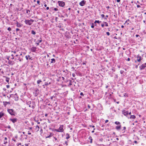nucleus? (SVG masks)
Returning <instances> with one entry per match:
<instances>
[{
	"label": "nucleus",
	"mask_w": 146,
	"mask_h": 146,
	"mask_svg": "<svg viewBox=\"0 0 146 146\" xmlns=\"http://www.w3.org/2000/svg\"><path fill=\"white\" fill-rule=\"evenodd\" d=\"M136 59L135 60V62L136 63L141 62V60H143V58L141 57L139 55H137V57L136 58Z\"/></svg>",
	"instance_id": "f03ea898"
},
{
	"label": "nucleus",
	"mask_w": 146,
	"mask_h": 146,
	"mask_svg": "<svg viewBox=\"0 0 146 146\" xmlns=\"http://www.w3.org/2000/svg\"><path fill=\"white\" fill-rule=\"evenodd\" d=\"M115 123L116 124V125H120V123L117 121H116L115 122Z\"/></svg>",
	"instance_id": "7c9ffc66"
},
{
	"label": "nucleus",
	"mask_w": 146,
	"mask_h": 146,
	"mask_svg": "<svg viewBox=\"0 0 146 146\" xmlns=\"http://www.w3.org/2000/svg\"><path fill=\"white\" fill-rule=\"evenodd\" d=\"M55 60L54 58H52L51 59L50 63H55Z\"/></svg>",
	"instance_id": "5701e85b"
},
{
	"label": "nucleus",
	"mask_w": 146,
	"mask_h": 146,
	"mask_svg": "<svg viewBox=\"0 0 146 146\" xmlns=\"http://www.w3.org/2000/svg\"><path fill=\"white\" fill-rule=\"evenodd\" d=\"M94 24L93 23H92V25L91 26V27L92 28H93L94 27Z\"/></svg>",
	"instance_id": "4c0bfd02"
},
{
	"label": "nucleus",
	"mask_w": 146,
	"mask_h": 146,
	"mask_svg": "<svg viewBox=\"0 0 146 146\" xmlns=\"http://www.w3.org/2000/svg\"><path fill=\"white\" fill-rule=\"evenodd\" d=\"M28 134V135H31V133L30 132H29V131Z\"/></svg>",
	"instance_id": "0e129e2a"
},
{
	"label": "nucleus",
	"mask_w": 146,
	"mask_h": 146,
	"mask_svg": "<svg viewBox=\"0 0 146 146\" xmlns=\"http://www.w3.org/2000/svg\"><path fill=\"white\" fill-rule=\"evenodd\" d=\"M34 21L33 20L31 19L30 20H25V22L26 24L30 25L33 24Z\"/></svg>",
	"instance_id": "f257e3e1"
},
{
	"label": "nucleus",
	"mask_w": 146,
	"mask_h": 146,
	"mask_svg": "<svg viewBox=\"0 0 146 146\" xmlns=\"http://www.w3.org/2000/svg\"><path fill=\"white\" fill-rule=\"evenodd\" d=\"M39 128H40L39 127L38 125H37L36 126V129L37 130V131H39Z\"/></svg>",
	"instance_id": "cd10ccee"
},
{
	"label": "nucleus",
	"mask_w": 146,
	"mask_h": 146,
	"mask_svg": "<svg viewBox=\"0 0 146 146\" xmlns=\"http://www.w3.org/2000/svg\"><path fill=\"white\" fill-rule=\"evenodd\" d=\"M54 10L55 11H57L58 10V9L57 8H55L54 9Z\"/></svg>",
	"instance_id": "ea45409f"
},
{
	"label": "nucleus",
	"mask_w": 146,
	"mask_h": 146,
	"mask_svg": "<svg viewBox=\"0 0 146 146\" xmlns=\"http://www.w3.org/2000/svg\"><path fill=\"white\" fill-rule=\"evenodd\" d=\"M31 33L33 35H35L36 34V32L34 30H32L31 31Z\"/></svg>",
	"instance_id": "c756f323"
},
{
	"label": "nucleus",
	"mask_w": 146,
	"mask_h": 146,
	"mask_svg": "<svg viewBox=\"0 0 146 146\" xmlns=\"http://www.w3.org/2000/svg\"><path fill=\"white\" fill-rule=\"evenodd\" d=\"M103 23L104 24H105V26L106 27H108V23L107 22H103Z\"/></svg>",
	"instance_id": "bb28decb"
},
{
	"label": "nucleus",
	"mask_w": 146,
	"mask_h": 146,
	"mask_svg": "<svg viewBox=\"0 0 146 146\" xmlns=\"http://www.w3.org/2000/svg\"><path fill=\"white\" fill-rule=\"evenodd\" d=\"M7 112L11 115H14L15 113L14 110L12 109H8Z\"/></svg>",
	"instance_id": "39448f33"
},
{
	"label": "nucleus",
	"mask_w": 146,
	"mask_h": 146,
	"mask_svg": "<svg viewBox=\"0 0 146 146\" xmlns=\"http://www.w3.org/2000/svg\"><path fill=\"white\" fill-rule=\"evenodd\" d=\"M108 120H106L105 121V123H107L108 121Z\"/></svg>",
	"instance_id": "13d9d810"
},
{
	"label": "nucleus",
	"mask_w": 146,
	"mask_h": 146,
	"mask_svg": "<svg viewBox=\"0 0 146 146\" xmlns=\"http://www.w3.org/2000/svg\"><path fill=\"white\" fill-rule=\"evenodd\" d=\"M135 36L136 37H137L138 36H139V35H135Z\"/></svg>",
	"instance_id": "052dcab7"
},
{
	"label": "nucleus",
	"mask_w": 146,
	"mask_h": 146,
	"mask_svg": "<svg viewBox=\"0 0 146 146\" xmlns=\"http://www.w3.org/2000/svg\"><path fill=\"white\" fill-rule=\"evenodd\" d=\"M7 128L8 129H10L11 128V126L9 125L7 127Z\"/></svg>",
	"instance_id": "c03bdc74"
},
{
	"label": "nucleus",
	"mask_w": 146,
	"mask_h": 146,
	"mask_svg": "<svg viewBox=\"0 0 146 146\" xmlns=\"http://www.w3.org/2000/svg\"><path fill=\"white\" fill-rule=\"evenodd\" d=\"M121 126L120 125H119L117 126L116 127V129L117 130H119L121 129Z\"/></svg>",
	"instance_id": "412c9836"
},
{
	"label": "nucleus",
	"mask_w": 146,
	"mask_h": 146,
	"mask_svg": "<svg viewBox=\"0 0 146 146\" xmlns=\"http://www.w3.org/2000/svg\"><path fill=\"white\" fill-rule=\"evenodd\" d=\"M16 24L17 27H21L22 26V25L19 23L17 21V22Z\"/></svg>",
	"instance_id": "dca6fc26"
},
{
	"label": "nucleus",
	"mask_w": 146,
	"mask_h": 146,
	"mask_svg": "<svg viewBox=\"0 0 146 146\" xmlns=\"http://www.w3.org/2000/svg\"><path fill=\"white\" fill-rule=\"evenodd\" d=\"M63 127V125H60L59 128L58 129H55V131L57 132H62L64 131Z\"/></svg>",
	"instance_id": "20e7f679"
},
{
	"label": "nucleus",
	"mask_w": 146,
	"mask_h": 146,
	"mask_svg": "<svg viewBox=\"0 0 146 146\" xmlns=\"http://www.w3.org/2000/svg\"><path fill=\"white\" fill-rule=\"evenodd\" d=\"M10 120L13 123H15L17 121V119L16 118H10Z\"/></svg>",
	"instance_id": "ddd939ff"
},
{
	"label": "nucleus",
	"mask_w": 146,
	"mask_h": 146,
	"mask_svg": "<svg viewBox=\"0 0 146 146\" xmlns=\"http://www.w3.org/2000/svg\"><path fill=\"white\" fill-rule=\"evenodd\" d=\"M5 115L4 113L2 111L0 112V119H1V117H2L3 116Z\"/></svg>",
	"instance_id": "a211bd4d"
},
{
	"label": "nucleus",
	"mask_w": 146,
	"mask_h": 146,
	"mask_svg": "<svg viewBox=\"0 0 146 146\" xmlns=\"http://www.w3.org/2000/svg\"><path fill=\"white\" fill-rule=\"evenodd\" d=\"M123 72L124 71H123L121 70L120 71V72L121 74H122Z\"/></svg>",
	"instance_id": "5fc2aeb1"
},
{
	"label": "nucleus",
	"mask_w": 146,
	"mask_h": 146,
	"mask_svg": "<svg viewBox=\"0 0 146 146\" xmlns=\"http://www.w3.org/2000/svg\"><path fill=\"white\" fill-rule=\"evenodd\" d=\"M137 8H139L141 7L139 5H137Z\"/></svg>",
	"instance_id": "6e6d98bb"
},
{
	"label": "nucleus",
	"mask_w": 146,
	"mask_h": 146,
	"mask_svg": "<svg viewBox=\"0 0 146 146\" xmlns=\"http://www.w3.org/2000/svg\"><path fill=\"white\" fill-rule=\"evenodd\" d=\"M12 140L14 141L15 142L16 141V139H15L13 138V139H12Z\"/></svg>",
	"instance_id": "49530a36"
},
{
	"label": "nucleus",
	"mask_w": 146,
	"mask_h": 146,
	"mask_svg": "<svg viewBox=\"0 0 146 146\" xmlns=\"http://www.w3.org/2000/svg\"><path fill=\"white\" fill-rule=\"evenodd\" d=\"M127 60L128 61H129L130 60V59L129 58H127Z\"/></svg>",
	"instance_id": "e2e57ef3"
},
{
	"label": "nucleus",
	"mask_w": 146,
	"mask_h": 146,
	"mask_svg": "<svg viewBox=\"0 0 146 146\" xmlns=\"http://www.w3.org/2000/svg\"><path fill=\"white\" fill-rule=\"evenodd\" d=\"M122 113L124 115L126 116L128 118H129V117L127 116V115L128 114V111L125 110H123L122 111Z\"/></svg>",
	"instance_id": "6e6552de"
},
{
	"label": "nucleus",
	"mask_w": 146,
	"mask_h": 146,
	"mask_svg": "<svg viewBox=\"0 0 146 146\" xmlns=\"http://www.w3.org/2000/svg\"><path fill=\"white\" fill-rule=\"evenodd\" d=\"M27 104L30 105L31 104V101H28L27 102Z\"/></svg>",
	"instance_id": "c9c22d12"
},
{
	"label": "nucleus",
	"mask_w": 146,
	"mask_h": 146,
	"mask_svg": "<svg viewBox=\"0 0 146 146\" xmlns=\"http://www.w3.org/2000/svg\"><path fill=\"white\" fill-rule=\"evenodd\" d=\"M90 127H92L93 128H94L95 127V126L94 125H90Z\"/></svg>",
	"instance_id": "680f3d73"
},
{
	"label": "nucleus",
	"mask_w": 146,
	"mask_h": 146,
	"mask_svg": "<svg viewBox=\"0 0 146 146\" xmlns=\"http://www.w3.org/2000/svg\"><path fill=\"white\" fill-rule=\"evenodd\" d=\"M101 16L102 18H103L105 16V15L104 14H102L101 15Z\"/></svg>",
	"instance_id": "79ce46f5"
},
{
	"label": "nucleus",
	"mask_w": 146,
	"mask_h": 146,
	"mask_svg": "<svg viewBox=\"0 0 146 146\" xmlns=\"http://www.w3.org/2000/svg\"><path fill=\"white\" fill-rule=\"evenodd\" d=\"M21 145V143H19L17 144V146H19V145Z\"/></svg>",
	"instance_id": "603ef678"
},
{
	"label": "nucleus",
	"mask_w": 146,
	"mask_h": 146,
	"mask_svg": "<svg viewBox=\"0 0 146 146\" xmlns=\"http://www.w3.org/2000/svg\"><path fill=\"white\" fill-rule=\"evenodd\" d=\"M106 33L108 36H109L110 35V33L109 32H107Z\"/></svg>",
	"instance_id": "a19ab883"
},
{
	"label": "nucleus",
	"mask_w": 146,
	"mask_h": 146,
	"mask_svg": "<svg viewBox=\"0 0 146 146\" xmlns=\"http://www.w3.org/2000/svg\"><path fill=\"white\" fill-rule=\"evenodd\" d=\"M20 29H18V28H17L16 29V31L17 32L18 31H19Z\"/></svg>",
	"instance_id": "3c124183"
},
{
	"label": "nucleus",
	"mask_w": 146,
	"mask_h": 146,
	"mask_svg": "<svg viewBox=\"0 0 146 146\" xmlns=\"http://www.w3.org/2000/svg\"><path fill=\"white\" fill-rule=\"evenodd\" d=\"M25 58L27 60H32V58L30 57V56L28 55L26 56Z\"/></svg>",
	"instance_id": "f3484780"
},
{
	"label": "nucleus",
	"mask_w": 146,
	"mask_h": 146,
	"mask_svg": "<svg viewBox=\"0 0 146 146\" xmlns=\"http://www.w3.org/2000/svg\"><path fill=\"white\" fill-rule=\"evenodd\" d=\"M72 75V76L73 77H75V74L74 73H73Z\"/></svg>",
	"instance_id": "4d7b16f0"
},
{
	"label": "nucleus",
	"mask_w": 146,
	"mask_h": 146,
	"mask_svg": "<svg viewBox=\"0 0 146 146\" xmlns=\"http://www.w3.org/2000/svg\"><path fill=\"white\" fill-rule=\"evenodd\" d=\"M7 30L9 31H11V28H10V27H8L7 29Z\"/></svg>",
	"instance_id": "58836bf2"
},
{
	"label": "nucleus",
	"mask_w": 146,
	"mask_h": 146,
	"mask_svg": "<svg viewBox=\"0 0 146 146\" xmlns=\"http://www.w3.org/2000/svg\"><path fill=\"white\" fill-rule=\"evenodd\" d=\"M104 24H101V26L102 27H104Z\"/></svg>",
	"instance_id": "09e8293b"
},
{
	"label": "nucleus",
	"mask_w": 146,
	"mask_h": 146,
	"mask_svg": "<svg viewBox=\"0 0 146 146\" xmlns=\"http://www.w3.org/2000/svg\"><path fill=\"white\" fill-rule=\"evenodd\" d=\"M106 8H107L108 9L110 8V7L109 6H108L106 7Z\"/></svg>",
	"instance_id": "774afa93"
},
{
	"label": "nucleus",
	"mask_w": 146,
	"mask_h": 146,
	"mask_svg": "<svg viewBox=\"0 0 146 146\" xmlns=\"http://www.w3.org/2000/svg\"><path fill=\"white\" fill-rule=\"evenodd\" d=\"M7 137H5L3 143L5 145H6L7 143Z\"/></svg>",
	"instance_id": "aec40b11"
},
{
	"label": "nucleus",
	"mask_w": 146,
	"mask_h": 146,
	"mask_svg": "<svg viewBox=\"0 0 146 146\" xmlns=\"http://www.w3.org/2000/svg\"><path fill=\"white\" fill-rule=\"evenodd\" d=\"M8 60H10V59H13L14 58V57L13 54H12L10 56H9L7 58Z\"/></svg>",
	"instance_id": "f8f14e48"
},
{
	"label": "nucleus",
	"mask_w": 146,
	"mask_h": 146,
	"mask_svg": "<svg viewBox=\"0 0 146 146\" xmlns=\"http://www.w3.org/2000/svg\"><path fill=\"white\" fill-rule=\"evenodd\" d=\"M59 5V6L64 7L65 5V3L63 1H58Z\"/></svg>",
	"instance_id": "423d86ee"
},
{
	"label": "nucleus",
	"mask_w": 146,
	"mask_h": 146,
	"mask_svg": "<svg viewBox=\"0 0 146 146\" xmlns=\"http://www.w3.org/2000/svg\"><path fill=\"white\" fill-rule=\"evenodd\" d=\"M42 40L41 38H40V40H38L37 41V42L39 43L42 42Z\"/></svg>",
	"instance_id": "2f4dec72"
},
{
	"label": "nucleus",
	"mask_w": 146,
	"mask_h": 146,
	"mask_svg": "<svg viewBox=\"0 0 146 146\" xmlns=\"http://www.w3.org/2000/svg\"><path fill=\"white\" fill-rule=\"evenodd\" d=\"M66 139H69L70 138V136L69 135V134L68 133H67L66 134Z\"/></svg>",
	"instance_id": "b1692460"
},
{
	"label": "nucleus",
	"mask_w": 146,
	"mask_h": 146,
	"mask_svg": "<svg viewBox=\"0 0 146 146\" xmlns=\"http://www.w3.org/2000/svg\"><path fill=\"white\" fill-rule=\"evenodd\" d=\"M30 12V10L27 9L26 10V13H29Z\"/></svg>",
	"instance_id": "e433bc0d"
},
{
	"label": "nucleus",
	"mask_w": 146,
	"mask_h": 146,
	"mask_svg": "<svg viewBox=\"0 0 146 146\" xmlns=\"http://www.w3.org/2000/svg\"><path fill=\"white\" fill-rule=\"evenodd\" d=\"M37 3L39 5H40V1L39 0H38L37 1Z\"/></svg>",
	"instance_id": "a18cd8bd"
},
{
	"label": "nucleus",
	"mask_w": 146,
	"mask_h": 146,
	"mask_svg": "<svg viewBox=\"0 0 146 146\" xmlns=\"http://www.w3.org/2000/svg\"><path fill=\"white\" fill-rule=\"evenodd\" d=\"M68 141L67 140V141H66L64 143H63V145H66V146H67L68 145Z\"/></svg>",
	"instance_id": "a878e982"
},
{
	"label": "nucleus",
	"mask_w": 146,
	"mask_h": 146,
	"mask_svg": "<svg viewBox=\"0 0 146 146\" xmlns=\"http://www.w3.org/2000/svg\"><path fill=\"white\" fill-rule=\"evenodd\" d=\"M42 82V81L40 80H38L37 81V83L38 84H40V83Z\"/></svg>",
	"instance_id": "473e14b6"
},
{
	"label": "nucleus",
	"mask_w": 146,
	"mask_h": 146,
	"mask_svg": "<svg viewBox=\"0 0 146 146\" xmlns=\"http://www.w3.org/2000/svg\"><path fill=\"white\" fill-rule=\"evenodd\" d=\"M146 67V64H141L139 66V68L141 70L144 68Z\"/></svg>",
	"instance_id": "9d476101"
},
{
	"label": "nucleus",
	"mask_w": 146,
	"mask_h": 146,
	"mask_svg": "<svg viewBox=\"0 0 146 146\" xmlns=\"http://www.w3.org/2000/svg\"><path fill=\"white\" fill-rule=\"evenodd\" d=\"M101 22V21H100L99 20H96L94 22V23H95V26H97V24H96V23L99 24Z\"/></svg>",
	"instance_id": "6ab92c4d"
},
{
	"label": "nucleus",
	"mask_w": 146,
	"mask_h": 146,
	"mask_svg": "<svg viewBox=\"0 0 146 146\" xmlns=\"http://www.w3.org/2000/svg\"><path fill=\"white\" fill-rule=\"evenodd\" d=\"M69 72L67 70H65L63 71V72L62 73L63 74L64 76L66 77V78H67L68 77H69V76L68 75L69 74ZM70 74V73H69Z\"/></svg>",
	"instance_id": "7ed1b4c3"
},
{
	"label": "nucleus",
	"mask_w": 146,
	"mask_h": 146,
	"mask_svg": "<svg viewBox=\"0 0 146 146\" xmlns=\"http://www.w3.org/2000/svg\"><path fill=\"white\" fill-rule=\"evenodd\" d=\"M49 9V8L48 7H46V10H48Z\"/></svg>",
	"instance_id": "338daca9"
},
{
	"label": "nucleus",
	"mask_w": 146,
	"mask_h": 146,
	"mask_svg": "<svg viewBox=\"0 0 146 146\" xmlns=\"http://www.w3.org/2000/svg\"><path fill=\"white\" fill-rule=\"evenodd\" d=\"M39 93V90L38 89H36L33 92V94L35 96H37Z\"/></svg>",
	"instance_id": "0eeeda50"
},
{
	"label": "nucleus",
	"mask_w": 146,
	"mask_h": 146,
	"mask_svg": "<svg viewBox=\"0 0 146 146\" xmlns=\"http://www.w3.org/2000/svg\"><path fill=\"white\" fill-rule=\"evenodd\" d=\"M120 0H117V2L119 3V2H120Z\"/></svg>",
	"instance_id": "69168bd1"
},
{
	"label": "nucleus",
	"mask_w": 146,
	"mask_h": 146,
	"mask_svg": "<svg viewBox=\"0 0 146 146\" xmlns=\"http://www.w3.org/2000/svg\"><path fill=\"white\" fill-rule=\"evenodd\" d=\"M11 52L13 53L14 54H16V53H17V52L16 51H12Z\"/></svg>",
	"instance_id": "37998d69"
},
{
	"label": "nucleus",
	"mask_w": 146,
	"mask_h": 146,
	"mask_svg": "<svg viewBox=\"0 0 146 146\" xmlns=\"http://www.w3.org/2000/svg\"><path fill=\"white\" fill-rule=\"evenodd\" d=\"M126 129V127H123V129L121 130V132H122V133H124L125 132Z\"/></svg>",
	"instance_id": "393cba45"
},
{
	"label": "nucleus",
	"mask_w": 146,
	"mask_h": 146,
	"mask_svg": "<svg viewBox=\"0 0 146 146\" xmlns=\"http://www.w3.org/2000/svg\"><path fill=\"white\" fill-rule=\"evenodd\" d=\"M29 107L32 108L33 109H34L35 108V106L33 105V106H31L30 105L29 106Z\"/></svg>",
	"instance_id": "72a5a7b5"
},
{
	"label": "nucleus",
	"mask_w": 146,
	"mask_h": 146,
	"mask_svg": "<svg viewBox=\"0 0 146 146\" xmlns=\"http://www.w3.org/2000/svg\"><path fill=\"white\" fill-rule=\"evenodd\" d=\"M136 118V117L135 115H131L130 117L129 118H130L131 119H135Z\"/></svg>",
	"instance_id": "4be33fe9"
},
{
	"label": "nucleus",
	"mask_w": 146,
	"mask_h": 146,
	"mask_svg": "<svg viewBox=\"0 0 146 146\" xmlns=\"http://www.w3.org/2000/svg\"><path fill=\"white\" fill-rule=\"evenodd\" d=\"M36 44L37 45H39V43L37 42Z\"/></svg>",
	"instance_id": "bf43d9fd"
},
{
	"label": "nucleus",
	"mask_w": 146,
	"mask_h": 146,
	"mask_svg": "<svg viewBox=\"0 0 146 146\" xmlns=\"http://www.w3.org/2000/svg\"><path fill=\"white\" fill-rule=\"evenodd\" d=\"M3 105L5 107H6L7 104H10V103L9 102H7L6 101H4L3 102Z\"/></svg>",
	"instance_id": "4468645a"
},
{
	"label": "nucleus",
	"mask_w": 146,
	"mask_h": 146,
	"mask_svg": "<svg viewBox=\"0 0 146 146\" xmlns=\"http://www.w3.org/2000/svg\"><path fill=\"white\" fill-rule=\"evenodd\" d=\"M37 48L35 47H32L31 49V50L32 52H35Z\"/></svg>",
	"instance_id": "9b49d317"
},
{
	"label": "nucleus",
	"mask_w": 146,
	"mask_h": 146,
	"mask_svg": "<svg viewBox=\"0 0 146 146\" xmlns=\"http://www.w3.org/2000/svg\"><path fill=\"white\" fill-rule=\"evenodd\" d=\"M3 78H5L6 81L9 84V80H10V78H9L7 77L6 76H3Z\"/></svg>",
	"instance_id": "2eb2a0df"
},
{
	"label": "nucleus",
	"mask_w": 146,
	"mask_h": 146,
	"mask_svg": "<svg viewBox=\"0 0 146 146\" xmlns=\"http://www.w3.org/2000/svg\"><path fill=\"white\" fill-rule=\"evenodd\" d=\"M80 95L82 96H84V94L82 92H81L80 93Z\"/></svg>",
	"instance_id": "8fccbe9b"
},
{
	"label": "nucleus",
	"mask_w": 146,
	"mask_h": 146,
	"mask_svg": "<svg viewBox=\"0 0 146 146\" xmlns=\"http://www.w3.org/2000/svg\"><path fill=\"white\" fill-rule=\"evenodd\" d=\"M129 19H128L126 21H125V23H126L127 22H128L129 21Z\"/></svg>",
	"instance_id": "864d4df0"
},
{
	"label": "nucleus",
	"mask_w": 146,
	"mask_h": 146,
	"mask_svg": "<svg viewBox=\"0 0 146 146\" xmlns=\"http://www.w3.org/2000/svg\"><path fill=\"white\" fill-rule=\"evenodd\" d=\"M10 87V86L9 85H7L6 86V87L7 88H9Z\"/></svg>",
	"instance_id": "de8ad7c7"
},
{
	"label": "nucleus",
	"mask_w": 146,
	"mask_h": 146,
	"mask_svg": "<svg viewBox=\"0 0 146 146\" xmlns=\"http://www.w3.org/2000/svg\"><path fill=\"white\" fill-rule=\"evenodd\" d=\"M88 139L89 140H90V143H92V138L91 137V136L89 137Z\"/></svg>",
	"instance_id": "c85d7f7f"
},
{
	"label": "nucleus",
	"mask_w": 146,
	"mask_h": 146,
	"mask_svg": "<svg viewBox=\"0 0 146 146\" xmlns=\"http://www.w3.org/2000/svg\"><path fill=\"white\" fill-rule=\"evenodd\" d=\"M51 136H52V133H50V135L46 137V138H50V137H51Z\"/></svg>",
	"instance_id": "f704fd0d"
},
{
	"label": "nucleus",
	"mask_w": 146,
	"mask_h": 146,
	"mask_svg": "<svg viewBox=\"0 0 146 146\" xmlns=\"http://www.w3.org/2000/svg\"><path fill=\"white\" fill-rule=\"evenodd\" d=\"M86 2L85 0H82L79 3V4L80 6H83L85 4Z\"/></svg>",
	"instance_id": "1a4fd4ad"
}]
</instances>
